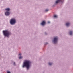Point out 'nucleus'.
I'll return each mask as SVG.
<instances>
[{
    "instance_id": "19",
    "label": "nucleus",
    "mask_w": 73,
    "mask_h": 73,
    "mask_svg": "<svg viewBox=\"0 0 73 73\" xmlns=\"http://www.w3.org/2000/svg\"><path fill=\"white\" fill-rule=\"evenodd\" d=\"M45 35H46V33H45Z\"/></svg>"
},
{
    "instance_id": "18",
    "label": "nucleus",
    "mask_w": 73,
    "mask_h": 73,
    "mask_svg": "<svg viewBox=\"0 0 73 73\" xmlns=\"http://www.w3.org/2000/svg\"><path fill=\"white\" fill-rule=\"evenodd\" d=\"M48 23H50V22H48Z\"/></svg>"
},
{
    "instance_id": "1",
    "label": "nucleus",
    "mask_w": 73,
    "mask_h": 73,
    "mask_svg": "<svg viewBox=\"0 0 73 73\" xmlns=\"http://www.w3.org/2000/svg\"><path fill=\"white\" fill-rule=\"evenodd\" d=\"M31 63V62L29 60H25L23 63L22 67L24 68V67H25H25H26L27 69H28L30 66Z\"/></svg>"
},
{
    "instance_id": "12",
    "label": "nucleus",
    "mask_w": 73,
    "mask_h": 73,
    "mask_svg": "<svg viewBox=\"0 0 73 73\" xmlns=\"http://www.w3.org/2000/svg\"><path fill=\"white\" fill-rule=\"evenodd\" d=\"M23 58V57H22V56H20V57H19V59H21V58Z\"/></svg>"
},
{
    "instance_id": "7",
    "label": "nucleus",
    "mask_w": 73,
    "mask_h": 73,
    "mask_svg": "<svg viewBox=\"0 0 73 73\" xmlns=\"http://www.w3.org/2000/svg\"><path fill=\"white\" fill-rule=\"evenodd\" d=\"M45 24V22L44 21H43L42 22V23H41V24L42 25H44Z\"/></svg>"
},
{
    "instance_id": "4",
    "label": "nucleus",
    "mask_w": 73,
    "mask_h": 73,
    "mask_svg": "<svg viewBox=\"0 0 73 73\" xmlns=\"http://www.w3.org/2000/svg\"><path fill=\"white\" fill-rule=\"evenodd\" d=\"M57 40H58V38L57 37H55L53 40L54 43V44H56V43H57Z\"/></svg>"
},
{
    "instance_id": "13",
    "label": "nucleus",
    "mask_w": 73,
    "mask_h": 73,
    "mask_svg": "<svg viewBox=\"0 0 73 73\" xmlns=\"http://www.w3.org/2000/svg\"><path fill=\"white\" fill-rule=\"evenodd\" d=\"M48 11H49V9H46L45 10V12H48Z\"/></svg>"
},
{
    "instance_id": "5",
    "label": "nucleus",
    "mask_w": 73,
    "mask_h": 73,
    "mask_svg": "<svg viewBox=\"0 0 73 73\" xmlns=\"http://www.w3.org/2000/svg\"><path fill=\"white\" fill-rule=\"evenodd\" d=\"M5 14L6 16H9V14H10V13L8 11H7L5 12Z\"/></svg>"
},
{
    "instance_id": "3",
    "label": "nucleus",
    "mask_w": 73,
    "mask_h": 73,
    "mask_svg": "<svg viewBox=\"0 0 73 73\" xmlns=\"http://www.w3.org/2000/svg\"><path fill=\"white\" fill-rule=\"evenodd\" d=\"M16 20L14 19H11L10 21V24H14L16 23Z\"/></svg>"
},
{
    "instance_id": "15",
    "label": "nucleus",
    "mask_w": 73,
    "mask_h": 73,
    "mask_svg": "<svg viewBox=\"0 0 73 73\" xmlns=\"http://www.w3.org/2000/svg\"><path fill=\"white\" fill-rule=\"evenodd\" d=\"M13 64H13L14 65H16V64H15V62H14Z\"/></svg>"
},
{
    "instance_id": "2",
    "label": "nucleus",
    "mask_w": 73,
    "mask_h": 73,
    "mask_svg": "<svg viewBox=\"0 0 73 73\" xmlns=\"http://www.w3.org/2000/svg\"><path fill=\"white\" fill-rule=\"evenodd\" d=\"M3 33L5 36H6V37H8L9 35L11 34L10 32H9L8 30L3 31Z\"/></svg>"
},
{
    "instance_id": "10",
    "label": "nucleus",
    "mask_w": 73,
    "mask_h": 73,
    "mask_svg": "<svg viewBox=\"0 0 73 73\" xmlns=\"http://www.w3.org/2000/svg\"><path fill=\"white\" fill-rule=\"evenodd\" d=\"M73 33L72 31H71L70 32V35H72V33Z\"/></svg>"
},
{
    "instance_id": "11",
    "label": "nucleus",
    "mask_w": 73,
    "mask_h": 73,
    "mask_svg": "<svg viewBox=\"0 0 73 73\" xmlns=\"http://www.w3.org/2000/svg\"><path fill=\"white\" fill-rule=\"evenodd\" d=\"M54 17L56 18V17H57V15H54Z\"/></svg>"
},
{
    "instance_id": "17",
    "label": "nucleus",
    "mask_w": 73,
    "mask_h": 73,
    "mask_svg": "<svg viewBox=\"0 0 73 73\" xmlns=\"http://www.w3.org/2000/svg\"><path fill=\"white\" fill-rule=\"evenodd\" d=\"M19 56H20V55H21V54H19Z\"/></svg>"
},
{
    "instance_id": "9",
    "label": "nucleus",
    "mask_w": 73,
    "mask_h": 73,
    "mask_svg": "<svg viewBox=\"0 0 73 73\" xmlns=\"http://www.w3.org/2000/svg\"><path fill=\"white\" fill-rule=\"evenodd\" d=\"M6 11H10V9L9 8H7L5 9Z\"/></svg>"
},
{
    "instance_id": "6",
    "label": "nucleus",
    "mask_w": 73,
    "mask_h": 73,
    "mask_svg": "<svg viewBox=\"0 0 73 73\" xmlns=\"http://www.w3.org/2000/svg\"><path fill=\"white\" fill-rule=\"evenodd\" d=\"M62 1V0H57V1L55 2L56 4H57V3H58L59 2Z\"/></svg>"
},
{
    "instance_id": "8",
    "label": "nucleus",
    "mask_w": 73,
    "mask_h": 73,
    "mask_svg": "<svg viewBox=\"0 0 73 73\" xmlns=\"http://www.w3.org/2000/svg\"><path fill=\"white\" fill-rule=\"evenodd\" d=\"M70 24V23H67L66 24V26H69V25Z\"/></svg>"
},
{
    "instance_id": "16",
    "label": "nucleus",
    "mask_w": 73,
    "mask_h": 73,
    "mask_svg": "<svg viewBox=\"0 0 73 73\" xmlns=\"http://www.w3.org/2000/svg\"><path fill=\"white\" fill-rule=\"evenodd\" d=\"M7 73H11V72H9V71H8L7 72Z\"/></svg>"
},
{
    "instance_id": "14",
    "label": "nucleus",
    "mask_w": 73,
    "mask_h": 73,
    "mask_svg": "<svg viewBox=\"0 0 73 73\" xmlns=\"http://www.w3.org/2000/svg\"><path fill=\"white\" fill-rule=\"evenodd\" d=\"M49 65H52V63H49L48 64Z\"/></svg>"
}]
</instances>
